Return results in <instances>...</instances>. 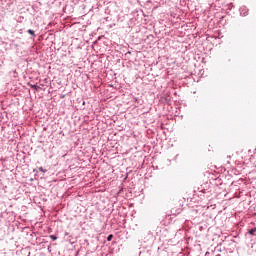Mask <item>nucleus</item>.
<instances>
[{
    "mask_svg": "<svg viewBox=\"0 0 256 256\" xmlns=\"http://www.w3.org/2000/svg\"><path fill=\"white\" fill-rule=\"evenodd\" d=\"M248 233H249V235H255V233H256V227H254L253 229H250V230H248Z\"/></svg>",
    "mask_w": 256,
    "mask_h": 256,
    "instance_id": "obj_1",
    "label": "nucleus"
},
{
    "mask_svg": "<svg viewBox=\"0 0 256 256\" xmlns=\"http://www.w3.org/2000/svg\"><path fill=\"white\" fill-rule=\"evenodd\" d=\"M28 33H29V35L35 36V31H33V30H31V29L28 30Z\"/></svg>",
    "mask_w": 256,
    "mask_h": 256,
    "instance_id": "obj_2",
    "label": "nucleus"
},
{
    "mask_svg": "<svg viewBox=\"0 0 256 256\" xmlns=\"http://www.w3.org/2000/svg\"><path fill=\"white\" fill-rule=\"evenodd\" d=\"M113 239V234H110L108 237H107V241H111Z\"/></svg>",
    "mask_w": 256,
    "mask_h": 256,
    "instance_id": "obj_3",
    "label": "nucleus"
},
{
    "mask_svg": "<svg viewBox=\"0 0 256 256\" xmlns=\"http://www.w3.org/2000/svg\"><path fill=\"white\" fill-rule=\"evenodd\" d=\"M31 87H32V89H35V91H37V89H39V86H37V85H32Z\"/></svg>",
    "mask_w": 256,
    "mask_h": 256,
    "instance_id": "obj_4",
    "label": "nucleus"
},
{
    "mask_svg": "<svg viewBox=\"0 0 256 256\" xmlns=\"http://www.w3.org/2000/svg\"><path fill=\"white\" fill-rule=\"evenodd\" d=\"M39 169V171H41L42 173H45V169H43V167H40V168H38Z\"/></svg>",
    "mask_w": 256,
    "mask_h": 256,
    "instance_id": "obj_5",
    "label": "nucleus"
},
{
    "mask_svg": "<svg viewBox=\"0 0 256 256\" xmlns=\"http://www.w3.org/2000/svg\"><path fill=\"white\" fill-rule=\"evenodd\" d=\"M50 237H51V239H53V241H55V240L57 239V237L54 236V235H52V236H50Z\"/></svg>",
    "mask_w": 256,
    "mask_h": 256,
    "instance_id": "obj_6",
    "label": "nucleus"
}]
</instances>
